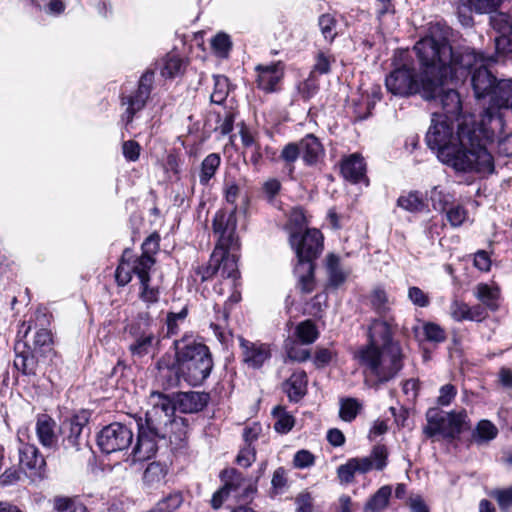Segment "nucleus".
I'll return each instance as SVG.
<instances>
[{
    "instance_id": "obj_1",
    "label": "nucleus",
    "mask_w": 512,
    "mask_h": 512,
    "mask_svg": "<svg viewBox=\"0 0 512 512\" xmlns=\"http://www.w3.org/2000/svg\"><path fill=\"white\" fill-rule=\"evenodd\" d=\"M453 123L433 113L425 137L428 147L440 162L456 172L492 174L494 158L482 143L483 139H491L492 133L478 126L474 115L457 118L455 134Z\"/></svg>"
},
{
    "instance_id": "obj_2",
    "label": "nucleus",
    "mask_w": 512,
    "mask_h": 512,
    "mask_svg": "<svg viewBox=\"0 0 512 512\" xmlns=\"http://www.w3.org/2000/svg\"><path fill=\"white\" fill-rule=\"evenodd\" d=\"M421 74L429 79L445 82L458 78V65L469 67L477 59L483 58L476 50L467 48L459 53L453 49L445 36L427 35L414 45ZM437 85V83H435Z\"/></svg>"
},
{
    "instance_id": "obj_3",
    "label": "nucleus",
    "mask_w": 512,
    "mask_h": 512,
    "mask_svg": "<svg viewBox=\"0 0 512 512\" xmlns=\"http://www.w3.org/2000/svg\"><path fill=\"white\" fill-rule=\"evenodd\" d=\"M239 250L240 248L220 249V247H215L211 256V262L215 263L217 273L222 278L220 283L214 286V291L218 295L228 294V298L224 303L223 311H220L217 304L214 306L216 319L211 322L210 328L218 341L225 346L232 340V333L227 327L229 310L241 301L240 272L238 269Z\"/></svg>"
},
{
    "instance_id": "obj_4",
    "label": "nucleus",
    "mask_w": 512,
    "mask_h": 512,
    "mask_svg": "<svg viewBox=\"0 0 512 512\" xmlns=\"http://www.w3.org/2000/svg\"><path fill=\"white\" fill-rule=\"evenodd\" d=\"M175 362L171 369L192 387L201 386L210 376L214 362L207 345L193 335H183L174 342Z\"/></svg>"
},
{
    "instance_id": "obj_5",
    "label": "nucleus",
    "mask_w": 512,
    "mask_h": 512,
    "mask_svg": "<svg viewBox=\"0 0 512 512\" xmlns=\"http://www.w3.org/2000/svg\"><path fill=\"white\" fill-rule=\"evenodd\" d=\"M354 359L363 368V372L374 377L378 383H386L394 379L404 366L401 345L361 346L355 352Z\"/></svg>"
},
{
    "instance_id": "obj_6",
    "label": "nucleus",
    "mask_w": 512,
    "mask_h": 512,
    "mask_svg": "<svg viewBox=\"0 0 512 512\" xmlns=\"http://www.w3.org/2000/svg\"><path fill=\"white\" fill-rule=\"evenodd\" d=\"M393 66V70L385 79L386 88L390 93L401 97L421 94L428 101L435 98L437 85L434 80L424 77L421 73L418 78L414 68L407 63L398 66L394 62Z\"/></svg>"
},
{
    "instance_id": "obj_7",
    "label": "nucleus",
    "mask_w": 512,
    "mask_h": 512,
    "mask_svg": "<svg viewBox=\"0 0 512 512\" xmlns=\"http://www.w3.org/2000/svg\"><path fill=\"white\" fill-rule=\"evenodd\" d=\"M425 418L423 433L428 438L440 436L453 441L461 433L471 429V421L465 409L445 412L439 407H431L426 411Z\"/></svg>"
},
{
    "instance_id": "obj_8",
    "label": "nucleus",
    "mask_w": 512,
    "mask_h": 512,
    "mask_svg": "<svg viewBox=\"0 0 512 512\" xmlns=\"http://www.w3.org/2000/svg\"><path fill=\"white\" fill-rule=\"evenodd\" d=\"M389 452L385 445H375L370 454L364 457H353L337 468V476L341 483L350 484L356 474H367L372 470L383 471L388 465Z\"/></svg>"
},
{
    "instance_id": "obj_9",
    "label": "nucleus",
    "mask_w": 512,
    "mask_h": 512,
    "mask_svg": "<svg viewBox=\"0 0 512 512\" xmlns=\"http://www.w3.org/2000/svg\"><path fill=\"white\" fill-rule=\"evenodd\" d=\"M155 263V258L135 256L130 249H125L115 271L117 284L119 286L127 285L132 280L133 275L138 278L139 283L150 280V272Z\"/></svg>"
},
{
    "instance_id": "obj_10",
    "label": "nucleus",
    "mask_w": 512,
    "mask_h": 512,
    "mask_svg": "<svg viewBox=\"0 0 512 512\" xmlns=\"http://www.w3.org/2000/svg\"><path fill=\"white\" fill-rule=\"evenodd\" d=\"M125 330L130 338L128 349L132 356L144 357L148 355L159 342L151 330L148 314L140 315L136 320L129 323Z\"/></svg>"
},
{
    "instance_id": "obj_11",
    "label": "nucleus",
    "mask_w": 512,
    "mask_h": 512,
    "mask_svg": "<svg viewBox=\"0 0 512 512\" xmlns=\"http://www.w3.org/2000/svg\"><path fill=\"white\" fill-rule=\"evenodd\" d=\"M476 54H482L483 58L481 57V59H477V61L469 67H460V65H458V78L456 80L461 77H465L467 72L473 70L471 84L475 97L477 99L490 97L497 80L487 69L486 65L489 62H494V59L487 56L484 52L476 51Z\"/></svg>"
},
{
    "instance_id": "obj_12",
    "label": "nucleus",
    "mask_w": 512,
    "mask_h": 512,
    "mask_svg": "<svg viewBox=\"0 0 512 512\" xmlns=\"http://www.w3.org/2000/svg\"><path fill=\"white\" fill-rule=\"evenodd\" d=\"M152 408L145 414L144 423L154 431V433H164L162 422H168L178 410L177 399H173L161 392L153 391L150 394Z\"/></svg>"
},
{
    "instance_id": "obj_13",
    "label": "nucleus",
    "mask_w": 512,
    "mask_h": 512,
    "mask_svg": "<svg viewBox=\"0 0 512 512\" xmlns=\"http://www.w3.org/2000/svg\"><path fill=\"white\" fill-rule=\"evenodd\" d=\"M28 429H20L17 434L19 465L31 478H43L46 462L38 448L34 444L26 443Z\"/></svg>"
},
{
    "instance_id": "obj_14",
    "label": "nucleus",
    "mask_w": 512,
    "mask_h": 512,
    "mask_svg": "<svg viewBox=\"0 0 512 512\" xmlns=\"http://www.w3.org/2000/svg\"><path fill=\"white\" fill-rule=\"evenodd\" d=\"M153 82L154 73L152 71L145 72L139 79L137 89L132 94L122 98V105H125L126 109L121 120L126 129L132 123L134 116L145 107L152 91Z\"/></svg>"
},
{
    "instance_id": "obj_15",
    "label": "nucleus",
    "mask_w": 512,
    "mask_h": 512,
    "mask_svg": "<svg viewBox=\"0 0 512 512\" xmlns=\"http://www.w3.org/2000/svg\"><path fill=\"white\" fill-rule=\"evenodd\" d=\"M133 440L131 428L119 422H113L99 432L97 444L103 453L111 454L127 449Z\"/></svg>"
},
{
    "instance_id": "obj_16",
    "label": "nucleus",
    "mask_w": 512,
    "mask_h": 512,
    "mask_svg": "<svg viewBox=\"0 0 512 512\" xmlns=\"http://www.w3.org/2000/svg\"><path fill=\"white\" fill-rule=\"evenodd\" d=\"M289 242L297 256V262L314 260L323 250V235L318 229H306L304 234L292 232Z\"/></svg>"
},
{
    "instance_id": "obj_17",
    "label": "nucleus",
    "mask_w": 512,
    "mask_h": 512,
    "mask_svg": "<svg viewBox=\"0 0 512 512\" xmlns=\"http://www.w3.org/2000/svg\"><path fill=\"white\" fill-rule=\"evenodd\" d=\"M398 329V323L394 315L381 316L371 319L367 330L368 342L365 346L391 347L401 345L394 340V334Z\"/></svg>"
},
{
    "instance_id": "obj_18",
    "label": "nucleus",
    "mask_w": 512,
    "mask_h": 512,
    "mask_svg": "<svg viewBox=\"0 0 512 512\" xmlns=\"http://www.w3.org/2000/svg\"><path fill=\"white\" fill-rule=\"evenodd\" d=\"M213 231L218 236L216 247L240 248L239 238L236 234L237 218L235 209L230 211L219 210L213 219Z\"/></svg>"
},
{
    "instance_id": "obj_19",
    "label": "nucleus",
    "mask_w": 512,
    "mask_h": 512,
    "mask_svg": "<svg viewBox=\"0 0 512 512\" xmlns=\"http://www.w3.org/2000/svg\"><path fill=\"white\" fill-rule=\"evenodd\" d=\"M31 324L23 322L17 332V341L15 343L14 367L24 375H34L37 367V360L33 350L27 340L31 332Z\"/></svg>"
},
{
    "instance_id": "obj_20",
    "label": "nucleus",
    "mask_w": 512,
    "mask_h": 512,
    "mask_svg": "<svg viewBox=\"0 0 512 512\" xmlns=\"http://www.w3.org/2000/svg\"><path fill=\"white\" fill-rule=\"evenodd\" d=\"M159 435H165L164 433L156 434L147 423H138V436L135 446L131 453V462L133 464L147 461L155 456L158 446L157 439Z\"/></svg>"
},
{
    "instance_id": "obj_21",
    "label": "nucleus",
    "mask_w": 512,
    "mask_h": 512,
    "mask_svg": "<svg viewBox=\"0 0 512 512\" xmlns=\"http://www.w3.org/2000/svg\"><path fill=\"white\" fill-rule=\"evenodd\" d=\"M437 89L435 93V98L432 100H436L439 98L443 113H438L440 117H444V119L457 122V118L462 116H468L469 114H462V102L460 99L459 93L454 89L444 90L441 88V85L444 82H439L436 80Z\"/></svg>"
},
{
    "instance_id": "obj_22",
    "label": "nucleus",
    "mask_w": 512,
    "mask_h": 512,
    "mask_svg": "<svg viewBox=\"0 0 512 512\" xmlns=\"http://www.w3.org/2000/svg\"><path fill=\"white\" fill-rule=\"evenodd\" d=\"M242 350L243 362L253 369H258L271 357L270 345L261 342H251L242 336L238 337Z\"/></svg>"
},
{
    "instance_id": "obj_23",
    "label": "nucleus",
    "mask_w": 512,
    "mask_h": 512,
    "mask_svg": "<svg viewBox=\"0 0 512 512\" xmlns=\"http://www.w3.org/2000/svg\"><path fill=\"white\" fill-rule=\"evenodd\" d=\"M220 479L223 483L222 489L227 495H233L236 499H246L254 492V489L246 485V479L235 468L224 469L220 473Z\"/></svg>"
},
{
    "instance_id": "obj_24",
    "label": "nucleus",
    "mask_w": 512,
    "mask_h": 512,
    "mask_svg": "<svg viewBox=\"0 0 512 512\" xmlns=\"http://www.w3.org/2000/svg\"><path fill=\"white\" fill-rule=\"evenodd\" d=\"M512 108V79L497 81L490 96V106L484 111L482 121L493 120V109Z\"/></svg>"
},
{
    "instance_id": "obj_25",
    "label": "nucleus",
    "mask_w": 512,
    "mask_h": 512,
    "mask_svg": "<svg viewBox=\"0 0 512 512\" xmlns=\"http://www.w3.org/2000/svg\"><path fill=\"white\" fill-rule=\"evenodd\" d=\"M257 87L266 92L273 93L278 90V85L284 76V68L280 62L269 65H257Z\"/></svg>"
},
{
    "instance_id": "obj_26",
    "label": "nucleus",
    "mask_w": 512,
    "mask_h": 512,
    "mask_svg": "<svg viewBox=\"0 0 512 512\" xmlns=\"http://www.w3.org/2000/svg\"><path fill=\"white\" fill-rule=\"evenodd\" d=\"M340 172L344 179L353 184L364 182L368 185L366 164L364 158L358 153L350 154L342 159Z\"/></svg>"
},
{
    "instance_id": "obj_27",
    "label": "nucleus",
    "mask_w": 512,
    "mask_h": 512,
    "mask_svg": "<svg viewBox=\"0 0 512 512\" xmlns=\"http://www.w3.org/2000/svg\"><path fill=\"white\" fill-rule=\"evenodd\" d=\"M90 414L87 410H81L72 415L65 423L67 426L66 442L75 450H80L82 445V432L89 422Z\"/></svg>"
},
{
    "instance_id": "obj_28",
    "label": "nucleus",
    "mask_w": 512,
    "mask_h": 512,
    "mask_svg": "<svg viewBox=\"0 0 512 512\" xmlns=\"http://www.w3.org/2000/svg\"><path fill=\"white\" fill-rule=\"evenodd\" d=\"M187 67V61L177 52L167 53L157 64L160 75L165 79L182 76Z\"/></svg>"
},
{
    "instance_id": "obj_29",
    "label": "nucleus",
    "mask_w": 512,
    "mask_h": 512,
    "mask_svg": "<svg viewBox=\"0 0 512 512\" xmlns=\"http://www.w3.org/2000/svg\"><path fill=\"white\" fill-rule=\"evenodd\" d=\"M307 385L306 372L297 370L283 383V390L291 402H298L306 395Z\"/></svg>"
},
{
    "instance_id": "obj_30",
    "label": "nucleus",
    "mask_w": 512,
    "mask_h": 512,
    "mask_svg": "<svg viewBox=\"0 0 512 512\" xmlns=\"http://www.w3.org/2000/svg\"><path fill=\"white\" fill-rule=\"evenodd\" d=\"M178 410L182 413H196L203 410L207 403L209 396L204 392H182L176 396Z\"/></svg>"
},
{
    "instance_id": "obj_31",
    "label": "nucleus",
    "mask_w": 512,
    "mask_h": 512,
    "mask_svg": "<svg viewBox=\"0 0 512 512\" xmlns=\"http://www.w3.org/2000/svg\"><path fill=\"white\" fill-rule=\"evenodd\" d=\"M300 152L304 163L315 165L324 155V148L319 139L313 134H307L299 141Z\"/></svg>"
},
{
    "instance_id": "obj_32",
    "label": "nucleus",
    "mask_w": 512,
    "mask_h": 512,
    "mask_svg": "<svg viewBox=\"0 0 512 512\" xmlns=\"http://www.w3.org/2000/svg\"><path fill=\"white\" fill-rule=\"evenodd\" d=\"M55 427L56 423L52 417L47 414L38 415L35 430L43 447L51 448L56 443Z\"/></svg>"
},
{
    "instance_id": "obj_33",
    "label": "nucleus",
    "mask_w": 512,
    "mask_h": 512,
    "mask_svg": "<svg viewBox=\"0 0 512 512\" xmlns=\"http://www.w3.org/2000/svg\"><path fill=\"white\" fill-rule=\"evenodd\" d=\"M162 428L165 429V435H159L160 438H168L170 442H183L188 432L187 420L183 417L174 416L168 422H162Z\"/></svg>"
},
{
    "instance_id": "obj_34",
    "label": "nucleus",
    "mask_w": 512,
    "mask_h": 512,
    "mask_svg": "<svg viewBox=\"0 0 512 512\" xmlns=\"http://www.w3.org/2000/svg\"><path fill=\"white\" fill-rule=\"evenodd\" d=\"M294 273L298 279V287L303 293H311L315 287L314 263L297 262Z\"/></svg>"
},
{
    "instance_id": "obj_35",
    "label": "nucleus",
    "mask_w": 512,
    "mask_h": 512,
    "mask_svg": "<svg viewBox=\"0 0 512 512\" xmlns=\"http://www.w3.org/2000/svg\"><path fill=\"white\" fill-rule=\"evenodd\" d=\"M392 495V487L390 485L381 486L365 503L364 512H381L385 510L389 504Z\"/></svg>"
},
{
    "instance_id": "obj_36",
    "label": "nucleus",
    "mask_w": 512,
    "mask_h": 512,
    "mask_svg": "<svg viewBox=\"0 0 512 512\" xmlns=\"http://www.w3.org/2000/svg\"><path fill=\"white\" fill-rule=\"evenodd\" d=\"M369 301L372 310L381 316H390L392 302L389 300L387 292L382 287H376L372 290Z\"/></svg>"
},
{
    "instance_id": "obj_37",
    "label": "nucleus",
    "mask_w": 512,
    "mask_h": 512,
    "mask_svg": "<svg viewBox=\"0 0 512 512\" xmlns=\"http://www.w3.org/2000/svg\"><path fill=\"white\" fill-rule=\"evenodd\" d=\"M398 207L409 213H419L427 208L423 195L418 191H410L397 199Z\"/></svg>"
},
{
    "instance_id": "obj_38",
    "label": "nucleus",
    "mask_w": 512,
    "mask_h": 512,
    "mask_svg": "<svg viewBox=\"0 0 512 512\" xmlns=\"http://www.w3.org/2000/svg\"><path fill=\"white\" fill-rule=\"evenodd\" d=\"M221 164V157L218 153H210L207 155L200 166L199 182L201 185L206 186L210 180L215 176Z\"/></svg>"
},
{
    "instance_id": "obj_39",
    "label": "nucleus",
    "mask_w": 512,
    "mask_h": 512,
    "mask_svg": "<svg viewBox=\"0 0 512 512\" xmlns=\"http://www.w3.org/2000/svg\"><path fill=\"white\" fill-rule=\"evenodd\" d=\"M475 296L488 308L492 310H496L498 308L500 290L497 286L480 283L476 287Z\"/></svg>"
},
{
    "instance_id": "obj_40",
    "label": "nucleus",
    "mask_w": 512,
    "mask_h": 512,
    "mask_svg": "<svg viewBox=\"0 0 512 512\" xmlns=\"http://www.w3.org/2000/svg\"><path fill=\"white\" fill-rule=\"evenodd\" d=\"M55 512H90L77 497L56 496L53 499Z\"/></svg>"
},
{
    "instance_id": "obj_41",
    "label": "nucleus",
    "mask_w": 512,
    "mask_h": 512,
    "mask_svg": "<svg viewBox=\"0 0 512 512\" xmlns=\"http://www.w3.org/2000/svg\"><path fill=\"white\" fill-rule=\"evenodd\" d=\"M138 297L147 308H150L160 301V287L152 285L151 279L142 281L139 283Z\"/></svg>"
},
{
    "instance_id": "obj_42",
    "label": "nucleus",
    "mask_w": 512,
    "mask_h": 512,
    "mask_svg": "<svg viewBox=\"0 0 512 512\" xmlns=\"http://www.w3.org/2000/svg\"><path fill=\"white\" fill-rule=\"evenodd\" d=\"M183 502L184 498L181 492H171L160 499L148 512H177Z\"/></svg>"
},
{
    "instance_id": "obj_43",
    "label": "nucleus",
    "mask_w": 512,
    "mask_h": 512,
    "mask_svg": "<svg viewBox=\"0 0 512 512\" xmlns=\"http://www.w3.org/2000/svg\"><path fill=\"white\" fill-rule=\"evenodd\" d=\"M498 434L497 427L489 420H480L473 433L472 437L478 444L488 443L496 438Z\"/></svg>"
},
{
    "instance_id": "obj_44",
    "label": "nucleus",
    "mask_w": 512,
    "mask_h": 512,
    "mask_svg": "<svg viewBox=\"0 0 512 512\" xmlns=\"http://www.w3.org/2000/svg\"><path fill=\"white\" fill-rule=\"evenodd\" d=\"M272 415L276 419L274 429L277 433L287 434L295 425V418L282 406L274 407Z\"/></svg>"
},
{
    "instance_id": "obj_45",
    "label": "nucleus",
    "mask_w": 512,
    "mask_h": 512,
    "mask_svg": "<svg viewBox=\"0 0 512 512\" xmlns=\"http://www.w3.org/2000/svg\"><path fill=\"white\" fill-rule=\"evenodd\" d=\"M295 337L302 345H310L318 338V330L311 320L299 323L295 328Z\"/></svg>"
},
{
    "instance_id": "obj_46",
    "label": "nucleus",
    "mask_w": 512,
    "mask_h": 512,
    "mask_svg": "<svg viewBox=\"0 0 512 512\" xmlns=\"http://www.w3.org/2000/svg\"><path fill=\"white\" fill-rule=\"evenodd\" d=\"M319 91V80L313 73H309L308 77L296 84V92L300 99L308 101L313 98Z\"/></svg>"
},
{
    "instance_id": "obj_47",
    "label": "nucleus",
    "mask_w": 512,
    "mask_h": 512,
    "mask_svg": "<svg viewBox=\"0 0 512 512\" xmlns=\"http://www.w3.org/2000/svg\"><path fill=\"white\" fill-rule=\"evenodd\" d=\"M214 86L210 100L214 104L221 105L225 102L230 92L229 80L224 75H214Z\"/></svg>"
},
{
    "instance_id": "obj_48",
    "label": "nucleus",
    "mask_w": 512,
    "mask_h": 512,
    "mask_svg": "<svg viewBox=\"0 0 512 512\" xmlns=\"http://www.w3.org/2000/svg\"><path fill=\"white\" fill-rule=\"evenodd\" d=\"M362 407V403L356 398H343L340 400L339 417L345 422H352Z\"/></svg>"
},
{
    "instance_id": "obj_49",
    "label": "nucleus",
    "mask_w": 512,
    "mask_h": 512,
    "mask_svg": "<svg viewBox=\"0 0 512 512\" xmlns=\"http://www.w3.org/2000/svg\"><path fill=\"white\" fill-rule=\"evenodd\" d=\"M167 466L159 462H151L143 473V481L147 485L160 483L167 475Z\"/></svg>"
},
{
    "instance_id": "obj_50",
    "label": "nucleus",
    "mask_w": 512,
    "mask_h": 512,
    "mask_svg": "<svg viewBox=\"0 0 512 512\" xmlns=\"http://www.w3.org/2000/svg\"><path fill=\"white\" fill-rule=\"evenodd\" d=\"M464 8L474 10L479 14H489L495 11L502 0H458Z\"/></svg>"
},
{
    "instance_id": "obj_51",
    "label": "nucleus",
    "mask_w": 512,
    "mask_h": 512,
    "mask_svg": "<svg viewBox=\"0 0 512 512\" xmlns=\"http://www.w3.org/2000/svg\"><path fill=\"white\" fill-rule=\"evenodd\" d=\"M490 24L499 36L512 35V15L498 12L490 16Z\"/></svg>"
},
{
    "instance_id": "obj_52",
    "label": "nucleus",
    "mask_w": 512,
    "mask_h": 512,
    "mask_svg": "<svg viewBox=\"0 0 512 512\" xmlns=\"http://www.w3.org/2000/svg\"><path fill=\"white\" fill-rule=\"evenodd\" d=\"M432 206L435 210L444 212L453 201V196L439 186H434L429 194Z\"/></svg>"
},
{
    "instance_id": "obj_53",
    "label": "nucleus",
    "mask_w": 512,
    "mask_h": 512,
    "mask_svg": "<svg viewBox=\"0 0 512 512\" xmlns=\"http://www.w3.org/2000/svg\"><path fill=\"white\" fill-rule=\"evenodd\" d=\"M318 24L325 40L332 42L337 36V21L331 14H323L319 17Z\"/></svg>"
},
{
    "instance_id": "obj_54",
    "label": "nucleus",
    "mask_w": 512,
    "mask_h": 512,
    "mask_svg": "<svg viewBox=\"0 0 512 512\" xmlns=\"http://www.w3.org/2000/svg\"><path fill=\"white\" fill-rule=\"evenodd\" d=\"M444 212L452 227H460L468 220V211L462 205L451 204Z\"/></svg>"
},
{
    "instance_id": "obj_55",
    "label": "nucleus",
    "mask_w": 512,
    "mask_h": 512,
    "mask_svg": "<svg viewBox=\"0 0 512 512\" xmlns=\"http://www.w3.org/2000/svg\"><path fill=\"white\" fill-rule=\"evenodd\" d=\"M231 46L230 37L225 33H218L211 40L212 50L219 58L228 57Z\"/></svg>"
},
{
    "instance_id": "obj_56",
    "label": "nucleus",
    "mask_w": 512,
    "mask_h": 512,
    "mask_svg": "<svg viewBox=\"0 0 512 512\" xmlns=\"http://www.w3.org/2000/svg\"><path fill=\"white\" fill-rule=\"evenodd\" d=\"M34 7L45 15L58 17L65 12L66 5L62 0H49L46 4L34 1Z\"/></svg>"
},
{
    "instance_id": "obj_57",
    "label": "nucleus",
    "mask_w": 512,
    "mask_h": 512,
    "mask_svg": "<svg viewBox=\"0 0 512 512\" xmlns=\"http://www.w3.org/2000/svg\"><path fill=\"white\" fill-rule=\"evenodd\" d=\"M307 221L304 212L300 208H295L289 215V220L286 229L289 231V236L292 232L301 234V231L306 228Z\"/></svg>"
},
{
    "instance_id": "obj_58",
    "label": "nucleus",
    "mask_w": 512,
    "mask_h": 512,
    "mask_svg": "<svg viewBox=\"0 0 512 512\" xmlns=\"http://www.w3.org/2000/svg\"><path fill=\"white\" fill-rule=\"evenodd\" d=\"M285 349L290 360L304 362L310 358V351L307 348L301 347L294 340H287L285 343Z\"/></svg>"
},
{
    "instance_id": "obj_59",
    "label": "nucleus",
    "mask_w": 512,
    "mask_h": 512,
    "mask_svg": "<svg viewBox=\"0 0 512 512\" xmlns=\"http://www.w3.org/2000/svg\"><path fill=\"white\" fill-rule=\"evenodd\" d=\"M29 323L32 326L31 330L33 328L35 329L32 345H30L32 350L34 351V350H38L43 347L49 346L52 343V337H51L50 331L45 327H41V328L37 329V325L35 324L33 326L32 321H29L27 324H29Z\"/></svg>"
},
{
    "instance_id": "obj_60",
    "label": "nucleus",
    "mask_w": 512,
    "mask_h": 512,
    "mask_svg": "<svg viewBox=\"0 0 512 512\" xmlns=\"http://www.w3.org/2000/svg\"><path fill=\"white\" fill-rule=\"evenodd\" d=\"M425 340L429 342L441 343L445 341V331L436 323L425 322L422 326Z\"/></svg>"
},
{
    "instance_id": "obj_61",
    "label": "nucleus",
    "mask_w": 512,
    "mask_h": 512,
    "mask_svg": "<svg viewBox=\"0 0 512 512\" xmlns=\"http://www.w3.org/2000/svg\"><path fill=\"white\" fill-rule=\"evenodd\" d=\"M188 315L187 307H183L178 313L170 312L167 314V334L173 336L179 332V322H183Z\"/></svg>"
},
{
    "instance_id": "obj_62",
    "label": "nucleus",
    "mask_w": 512,
    "mask_h": 512,
    "mask_svg": "<svg viewBox=\"0 0 512 512\" xmlns=\"http://www.w3.org/2000/svg\"><path fill=\"white\" fill-rule=\"evenodd\" d=\"M160 249V236L158 233L154 232L149 235L141 245V256H146L149 258H155V255L158 253Z\"/></svg>"
},
{
    "instance_id": "obj_63",
    "label": "nucleus",
    "mask_w": 512,
    "mask_h": 512,
    "mask_svg": "<svg viewBox=\"0 0 512 512\" xmlns=\"http://www.w3.org/2000/svg\"><path fill=\"white\" fill-rule=\"evenodd\" d=\"M333 61V57L324 52H318L315 57V63L310 73L314 75L320 74L325 75L328 74L331 70V63Z\"/></svg>"
},
{
    "instance_id": "obj_64",
    "label": "nucleus",
    "mask_w": 512,
    "mask_h": 512,
    "mask_svg": "<svg viewBox=\"0 0 512 512\" xmlns=\"http://www.w3.org/2000/svg\"><path fill=\"white\" fill-rule=\"evenodd\" d=\"M512 35L495 38V51L499 56L512 60Z\"/></svg>"
}]
</instances>
